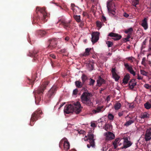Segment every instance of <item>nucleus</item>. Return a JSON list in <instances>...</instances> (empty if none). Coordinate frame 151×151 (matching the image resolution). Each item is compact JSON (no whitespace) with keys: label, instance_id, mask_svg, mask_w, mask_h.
<instances>
[{"label":"nucleus","instance_id":"33","mask_svg":"<svg viewBox=\"0 0 151 151\" xmlns=\"http://www.w3.org/2000/svg\"><path fill=\"white\" fill-rule=\"evenodd\" d=\"M37 33L41 36H43L46 34V32L44 30H40L37 31Z\"/></svg>","mask_w":151,"mask_h":151},{"label":"nucleus","instance_id":"20","mask_svg":"<svg viewBox=\"0 0 151 151\" xmlns=\"http://www.w3.org/2000/svg\"><path fill=\"white\" fill-rule=\"evenodd\" d=\"M111 73L113 78L115 79L116 81H117L119 80L120 77L117 74L116 72V69L115 68H112L111 70Z\"/></svg>","mask_w":151,"mask_h":151},{"label":"nucleus","instance_id":"34","mask_svg":"<svg viewBox=\"0 0 151 151\" xmlns=\"http://www.w3.org/2000/svg\"><path fill=\"white\" fill-rule=\"evenodd\" d=\"M73 18L77 22H81V16L80 15H74L73 16Z\"/></svg>","mask_w":151,"mask_h":151},{"label":"nucleus","instance_id":"28","mask_svg":"<svg viewBox=\"0 0 151 151\" xmlns=\"http://www.w3.org/2000/svg\"><path fill=\"white\" fill-rule=\"evenodd\" d=\"M121 105L119 102L116 103L114 105V108L115 110H118L120 109L121 107Z\"/></svg>","mask_w":151,"mask_h":151},{"label":"nucleus","instance_id":"27","mask_svg":"<svg viewBox=\"0 0 151 151\" xmlns=\"http://www.w3.org/2000/svg\"><path fill=\"white\" fill-rule=\"evenodd\" d=\"M73 11L74 13L78 14L81 12V9L78 6H76L75 8H73Z\"/></svg>","mask_w":151,"mask_h":151},{"label":"nucleus","instance_id":"13","mask_svg":"<svg viewBox=\"0 0 151 151\" xmlns=\"http://www.w3.org/2000/svg\"><path fill=\"white\" fill-rule=\"evenodd\" d=\"M132 144V143L130 141H129L127 138H126L124 139L123 145L121 147L122 149H126L130 147Z\"/></svg>","mask_w":151,"mask_h":151},{"label":"nucleus","instance_id":"54","mask_svg":"<svg viewBox=\"0 0 151 151\" xmlns=\"http://www.w3.org/2000/svg\"><path fill=\"white\" fill-rule=\"evenodd\" d=\"M71 9L73 10V8H75L76 6L74 4L72 3L71 4Z\"/></svg>","mask_w":151,"mask_h":151},{"label":"nucleus","instance_id":"44","mask_svg":"<svg viewBox=\"0 0 151 151\" xmlns=\"http://www.w3.org/2000/svg\"><path fill=\"white\" fill-rule=\"evenodd\" d=\"M141 74L143 75L146 76L147 73L145 70H140Z\"/></svg>","mask_w":151,"mask_h":151},{"label":"nucleus","instance_id":"6","mask_svg":"<svg viewBox=\"0 0 151 151\" xmlns=\"http://www.w3.org/2000/svg\"><path fill=\"white\" fill-rule=\"evenodd\" d=\"M70 144L68 141L67 139L65 137L63 138L60 141L59 144V146L60 148H63L64 150L67 151L70 149Z\"/></svg>","mask_w":151,"mask_h":151},{"label":"nucleus","instance_id":"61","mask_svg":"<svg viewBox=\"0 0 151 151\" xmlns=\"http://www.w3.org/2000/svg\"><path fill=\"white\" fill-rule=\"evenodd\" d=\"M69 38L68 37H66L65 38V40L67 41H68L69 40Z\"/></svg>","mask_w":151,"mask_h":151},{"label":"nucleus","instance_id":"11","mask_svg":"<svg viewBox=\"0 0 151 151\" xmlns=\"http://www.w3.org/2000/svg\"><path fill=\"white\" fill-rule=\"evenodd\" d=\"M100 33L98 32H96L93 33L92 34L91 41L93 43L97 42L99 39Z\"/></svg>","mask_w":151,"mask_h":151},{"label":"nucleus","instance_id":"16","mask_svg":"<svg viewBox=\"0 0 151 151\" xmlns=\"http://www.w3.org/2000/svg\"><path fill=\"white\" fill-rule=\"evenodd\" d=\"M59 22H60V24L62 25L64 28L67 29L70 28V22H67L64 20H60L59 21Z\"/></svg>","mask_w":151,"mask_h":151},{"label":"nucleus","instance_id":"30","mask_svg":"<svg viewBox=\"0 0 151 151\" xmlns=\"http://www.w3.org/2000/svg\"><path fill=\"white\" fill-rule=\"evenodd\" d=\"M112 126L109 124H106L104 128L106 131L110 130L112 129Z\"/></svg>","mask_w":151,"mask_h":151},{"label":"nucleus","instance_id":"51","mask_svg":"<svg viewBox=\"0 0 151 151\" xmlns=\"http://www.w3.org/2000/svg\"><path fill=\"white\" fill-rule=\"evenodd\" d=\"M150 86L148 84H145L144 85L145 87L147 89H150Z\"/></svg>","mask_w":151,"mask_h":151},{"label":"nucleus","instance_id":"2","mask_svg":"<svg viewBox=\"0 0 151 151\" xmlns=\"http://www.w3.org/2000/svg\"><path fill=\"white\" fill-rule=\"evenodd\" d=\"M81 106L79 101L73 102L72 104L66 105L64 107V111L65 113L68 114L74 111L76 114H78L81 111Z\"/></svg>","mask_w":151,"mask_h":151},{"label":"nucleus","instance_id":"39","mask_svg":"<svg viewBox=\"0 0 151 151\" xmlns=\"http://www.w3.org/2000/svg\"><path fill=\"white\" fill-rule=\"evenodd\" d=\"M145 108L147 109H149L151 107V105L148 102H147L144 104Z\"/></svg>","mask_w":151,"mask_h":151},{"label":"nucleus","instance_id":"48","mask_svg":"<svg viewBox=\"0 0 151 151\" xmlns=\"http://www.w3.org/2000/svg\"><path fill=\"white\" fill-rule=\"evenodd\" d=\"M51 66L52 67H54L55 66V62L53 61L52 60H51Z\"/></svg>","mask_w":151,"mask_h":151},{"label":"nucleus","instance_id":"12","mask_svg":"<svg viewBox=\"0 0 151 151\" xmlns=\"http://www.w3.org/2000/svg\"><path fill=\"white\" fill-rule=\"evenodd\" d=\"M38 52V51L34 50L33 51H29L27 55L29 56L33 57L35 60H37L38 58V55L37 54Z\"/></svg>","mask_w":151,"mask_h":151},{"label":"nucleus","instance_id":"64","mask_svg":"<svg viewBox=\"0 0 151 151\" xmlns=\"http://www.w3.org/2000/svg\"><path fill=\"white\" fill-rule=\"evenodd\" d=\"M129 38H126L125 39L127 41H129Z\"/></svg>","mask_w":151,"mask_h":151},{"label":"nucleus","instance_id":"25","mask_svg":"<svg viewBox=\"0 0 151 151\" xmlns=\"http://www.w3.org/2000/svg\"><path fill=\"white\" fill-rule=\"evenodd\" d=\"M129 79V75L127 74L124 77L123 80V83L126 84L128 83V81Z\"/></svg>","mask_w":151,"mask_h":151},{"label":"nucleus","instance_id":"59","mask_svg":"<svg viewBox=\"0 0 151 151\" xmlns=\"http://www.w3.org/2000/svg\"><path fill=\"white\" fill-rule=\"evenodd\" d=\"M110 97L109 96H108L106 98V100L107 101V102H108L109 101H110Z\"/></svg>","mask_w":151,"mask_h":151},{"label":"nucleus","instance_id":"24","mask_svg":"<svg viewBox=\"0 0 151 151\" xmlns=\"http://www.w3.org/2000/svg\"><path fill=\"white\" fill-rule=\"evenodd\" d=\"M150 116V114L146 112H145L141 114L140 117L141 119H145L149 118Z\"/></svg>","mask_w":151,"mask_h":151},{"label":"nucleus","instance_id":"40","mask_svg":"<svg viewBox=\"0 0 151 151\" xmlns=\"http://www.w3.org/2000/svg\"><path fill=\"white\" fill-rule=\"evenodd\" d=\"M96 24L97 26L99 28H101L102 26V23L100 21H97L96 22Z\"/></svg>","mask_w":151,"mask_h":151},{"label":"nucleus","instance_id":"58","mask_svg":"<svg viewBox=\"0 0 151 151\" xmlns=\"http://www.w3.org/2000/svg\"><path fill=\"white\" fill-rule=\"evenodd\" d=\"M83 16H86L87 15V13L85 12H83Z\"/></svg>","mask_w":151,"mask_h":151},{"label":"nucleus","instance_id":"63","mask_svg":"<svg viewBox=\"0 0 151 151\" xmlns=\"http://www.w3.org/2000/svg\"><path fill=\"white\" fill-rule=\"evenodd\" d=\"M132 1L139 2V0H132Z\"/></svg>","mask_w":151,"mask_h":151},{"label":"nucleus","instance_id":"57","mask_svg":"<svg viewBox=\"0 0 151 151\" xmlns=\"http://www.w3.org/2000/svg\"><path fill=\"white\" fill-rule=\"evenodd\" d=\"M138 77L137 78V79L138 80H141L142 79V78L141 77V76H139V74H137Z\"/></svg>","mask_w":151,"mask_h":151},{"label":"nucleus","instance_id":"1","mask_svg":"<svg viewBox=\"0 0 151 151\" xmlns=\"http://www.w3.org/2000/svg\"><path fill=\"white\" fill-rule=\"evenodd\" d=\"M40 12L41 13L40 16L34 17L32 20L33 24H35L39 22L42 23V22H44L47 21L48 17V15L46 12V9L44 7L40 8L37 7L36 8V12L37 13Z\"/></svg>","mask_w":151,"mask_h":151},{"label":"nucleus","instance_id":"36","mask_svg":"<svg viewBox=\"0 0 151 151\" xmlns=\"http://www.w3.org/2000/svg\"><path fill=\"white\" fill-rule=\"evenodd\" d=\"M133 29L131 27L129 28L126 30L124 32L126 34H132L133 32Z\"/></svg>","mask_w":151,"mask_h":151},{"label":"nucleus","instance_id":"7","mask_svg":"<svg viewBox=\"0 0 151 151\" xmlns=\"http://www.w3.org/2000/svg\"><path fill=\"white\" fill-rule=\"evenodd\" d=\"M57 90L56 86H53L48 91L45 97V99L47 101L50 100V99L55 95Z\"/></svg>","mask_w":151,"mask_h":151},{"label":"nucleus","instance_id":"42","mask_svg":"<svg viewBox=\"0 0 151 151\" xmlns=\"http://www.w3.org/2000/svg\"><path fill=\"white\" fill-rule=\"evenodd\" d=\"M109 119L110 120H113L114 118L113 115L111 114H109L108 115Z\"/></svg>","mask_w":151,"mask_h":151},{"label":"nucleus","instance_id":"3","mask_svg":"<svg viewBox=\"0 0 151 151\" xmlns=\"http://www.w3.org/2000/svg\"><path fill=\"white\" fill-rule=\"evenodd\" d=\"M92 96V94L88 92H83L81 96V101L87 106L90 107L93 106V103L91 100Z\"/></svg>","mask_w":151,"mask_h":151},{"label":"nucleus","instance_id":"35","mask_svg":"<svg viewBox=\"0 0 151 151\" xmlns=\"http://www.w3.org/2000/svg\"><path fill=\"white\" fill-rule=\"evenodd\" d=\"M94 64V63H89L88 65V69L90 71H91L93 69Z\"/></svg>","mask_w":151,"mask_h":151},{"label":"nucleus","instance_id":"37","mask_svg":"<svg viewBox=\"0 0 151 151\" xmlns=\"http://www.w3.org/2000/svg\"><path fill=\"white\" fill-rule=\"evenodd\" d=\"M35 75L34 76L33 75L32 76V79H29V83L30 84H31L32 85H33L34 83V81H35Z\"/></svg>","mask_w":151,"mask_h":151},{"label":"nucleus","instance_id":"60","mask_svg":"<svg viewBox=\"0 0 151 151\" xmlns=\"http://www.w3.org/2000/svg\"><path fill=\"white\" fill-rule=\"evenodd\" d=\"M132 34H128L127 37V38H129L131 37V36L132 35Z\"/></svg>","mask_w":151,"mask_h":151},{"label":"nucleus","instance_id":"62","mask_svg":"<svg viewBox=\"0 0 151 151\" xmlns=\"http://www.w3.org/2000/svg\"><path fill=\"white\" fill-rule=\"evenodd\" d=\"M84 139L85 141H86L88 140V138H87L86 136L84 138Z\"/></svg>","mask_w":151,"mask_h":151},{"label":"nucleus","instance_id":"19","mask_svg":"<svg viewBox=\"0 0 151 151\" xmlns=\"http://www.w3.org/2000/svg\"><path fill=\"white\" fill-rule=\"evenodd\" d=\"M108 36L111 37H114V38H113V39L115 40H118L120 39L122 37V36L121 35L112 32H111L110 33H109V34L108 35Z\"/></svg>","mask_w":151,"mask_h":151},{"label":"nucleus","instance_id":"23","mask_svg":"<svg viewBox=\"0 0 151 151\" xmlns=\"http://www.w3.org/2000/svg\"><path fill=\"white\" fill-rule=\"evenodd\" d=\"M102 109V106H98L97 107L96 109L93 110L92 111V112L93 114H96L99 113L101 111Z\"/></svg>","mask_w":151,"mask_h":151},{"label":"nucleus","instance_id":"9","mask_svg":"<svg viewBox=\"0 0 151 151\" xmlns=\"http://www.w3.org/2000/svg\"><path fill=\"white\" fill-rule=\"evenodd\" d=\"M115 4L112 1L108 2L107 4V7L109 12L114 15L115 14V9L114 8Z\"/></svg>","mask_w":151,"mask_h":151},{"label":"nucleus","instance_id":"18","mask_svg":"<svg viewBox=\"0 0 151 151\" xmlns=\"http://www.w3.org/2000/svg\"><path fill=\"white\" fill-rule=\"evenodd\" d=\"M124 66L131 74H132L134 76H135V72L133 70L132 66H129L127 63L124 64Z\"/></svg>","mask_w":151,"mask_h":151},{"label":"nucleus","instance_id":"14","mask_svg":"<svg viewBox=\"0 0 151 151\" xmlns=\"http://www.w3.org/2000/svg\"><path fill=\"white\" fill-rule=\"evenodd\" d=\"M104 135L106 137V140H110L114 139L115 137L114 134L112 133L108 132L104 133Z\"/></svg>","mask_w":151,"mask_h":151},{"label":"nucleus","instance_id":"32","mask_svg":"<svg viewBox=\"0 0 151 151\" xmlns=\"http://www.w3.org/2000/svg\"><path fill=\"white\" fill-rule=\"evenodd\" d=\"M134 120H130L129 121H127L124 124V125L125 126H128L131 124H132L134 123Z\"/></svg>","mask_w":151,"mask_h":151},{"label":"nucleus","instance_id":"38","mask_svg":"<svg viewBox=\"0 0 151 151\" xmlns=\"http://www.w3.org/2000/svg\"><path fill=\"white\" fill-rule=\"evenodd\" d=\"M81 78L82 83L83 84H84L86 80L87 79V77L86 75L83 74L82 75Z\"/></svg>","mask_w":151,"mask_h":151},{"label":"nucleus","instance_id":"4","mask_svg":"<svg viewBox=\"0 0 151 151\" xmlns=\"http://www.w3.org/2000/svg\"><path fill=\"white\" fill-rule=\"evenodd\" d=\"M49 83V81H46L43 82L42 85L39 87L38 89L35 92L36 103L37 101H40L41 100V96L45 90Z\"/></svg>","mask_w":151,"mask_h":151},{"label":"nucleus","instance_id":"5","mask_svg":"<svg viewBox=\"0 0 151 151\" xmlns=\"http://www.w3.org/2000/svg\"><path fill=\"white\" fill-rule=\"evenodd\" d=\"M42 114V112L40 109H38L37 110L32 113L30 119V124L31 126L33 125V122L37 120L40 115Z\"/></svg>","mask_w":151,"mask_h":151},{"label":"nucleus","instance_id":"47","mask_svg":"<svg viewBox=\"0 0 151 151\" xmlns=\"http://www.w3.org/2000/svg\"><path fill=\"white\" fill-rule=\"evenodd\" d=\"M132 1V5L135 7H137V5L139 4V2L135 1Z\"/></svg>","mask_w":151,"mask_h":151},{"label":"nucleus","instance_id":"15","mask_svg":"<svg viewBox=\"0 0 151 151\" xmlns=\"http://www.w3.org/2000/svg\"><path fill=\"white\" fill-rule=\"evenodd\" d=\"M151 128L149 127L147 129L145 134V139L146 141H148L151 139Z\"/></svg>","mask_w":151,"mask_h":151},{"label":"nucleus","instance_id":"29","mask_svg":"<svg viewBox=\"0 0 151 151\" xmlns=\"http://www.w3.org/2000/svg\"><path fill=\"white\" fill-rule=\"evenodd\" d=\"M120 141V139L119 138L116 139L113 142V145L114 149H116L117 147V144H118Z\"/></svg>","mask_w":151,"mask_h":151},{"label":"nucleus","instance_id":"55","mask_svg":"<svg viewBox=\"0 0 151 151\" xmlns=\"http://www.w3.org/2000/svg\"><path fill=\"white\" fill-rule=\"evenodd\" d=\"M91 126L93 127H96V126L95 123H91Z\"/></svg>","mask_w":151,"mask_h":151},{"label":"nucleus","instance_id":"17","mask_svg":"<svg viewBox=\"0 0 151 151\" xmlns=\"http://www.w3.org/2000/svg\"><path fill=\"white\" fill-rule=\"evenodd\" d=\"M148 18L145 17L142 21L141 24V26L144 28V29L146 30L148 28L147 23Z\"/></svg>","mask_w":151,"mask_h":151},{"label":"nucleus","instance_id":"52","mask_svg":"<svg viewBox=\"0 0 151 151\" xmlns=\"http://www.w3.org/2000/svg\"><path fill=\"white\" fill-rule=\"evenodd\" d=\"M49 56L52 57L53 59H55L56 58V56H55L53 54H50L49 55Z\"/></svg>","mask_w":151,"mask_h":151},{"label":"nucleus","instance_id":"46","mask_svg":"<svg viewBox=\"0 0 151 151\" xmlns=\"http://www.w3.org/2000/svg\"><path fill=\"white\" fill-rule=\"evenodd\" d=\"M101 20L102 22H105L106 21V17L104 15H103L101 18Z\"/></svg>","mask_w":151,"mask_h":151},{"label":"nucleus","instance_id":"22","mask_svg":"<svg viewBox=\"0 0 151 151\" xmlns=\"http://www.w3.org/2000/svg\"><path fill=\"white\" fill-rule=\"evenodd\" d=\"M105 83V81L101 77H99L97 80V84L98 86L100 87L103 84H104Z\"/></svg>","mask_w":151,"mask_h":151},{"label":"nucleus","instance_id":"50","mask_svg":"<svg viewBox=\"0 0 151 151\" xmlns=\"http://www.w3.org/2000/svg\"><path fill=\"white\" fill-rule=\"evenodd\" d=\"M78 91V90L77 88L74 90L73 91V94L75 95H76Z\"/></svg>","mask_w":151,"mask_h":151},{"label":"nucleus","instance_id":"49","mask_svg":"<svg viewBox=\"0 0 151 151\" xmlns=\"http://www.w3.org/2000/svg\"><path fill=\"white\" fill-rule=\"evenodd\" d=\"M108 149V148L106 146H104L101 149L102 151H106Z\"/></svg>","mask_w":151,"mask_h":151},{"label":"nucleus","instance_id":"41","mask_svg":"<svg viewBox=\"0 0 151 151\" xmlns=\"http://www.w3.org/2000/svg\"><path fill=\"white\" fill-rule=\"evenodd\" d=\"M95 82V81L92 79L90 78L89 82V85L91 86H93L94 85V83Z\"/></svg>","mask_w":151,"mask_h":151},{"label":"nucleus","instance_id":"56","mask_svg":"<svg viewBox=\"0 0 151 151\" xmlns=\"http://www.w3.org/2000/svg\"><path fill=\"white\" fill-rule=\"evenodd\" d=\"M123 111L121 112H119L118 113V115L120 117L122 116L123 115Z\"/></svg>","mask_w":151,"mask_h":151},{"label":"nucleus","instance_id":"21","mask_svg":"<svg viewBox=\"0 0 151 151\" xmlns=\"http://www.w3.org/2000/svg\"><path fill=\"white\" fill-rule=\"evenodd\" d=\"M136 84L137 82L135 81V79H132L129 82V86L130 89H133Z\"/></svg>","mask_w":151,"mask_h":151},{"label":"nucleus","instance_id":"53","mask_svg":"<svg viewBox=\"0 0 151 151\" xmlns=\"http://www.w3.org/2000/svg\"><path fill=\"white\" fill-rule=\"evenodd\" d=\"M123 16L124 17L126 18H127L129 17V15L126 12L124 13V14H123Z\"/></svg>","mask_w":151,"mask_h":151},{"label":"nucleus","instance_id":"31","mask_svg":"<svg viewBox=\"0 0 151 151\" xmlns=\"http://www.w3.org/2000/svg\"><path fill=\"white\" fill-rule=\"evenodd\" d=\"M75 85L76 87L78 88H81L82 86V83L79 81H76L75 82Z\"/></svg>","mask_w":151,"mask_h":151},{"label":"nucleus","instance_id":"43","mask_svg":"<svg viewBox=\"0 0 151 151\" xmlns=\"http://www.w3.org/2000/svg\"><path fill=\"white\" fill-rule=\"evenodd\" d=\"M106 44H107L108 47H111L113 45V43L112 42L109 41H107L106 42Z\"/></svg>","mask_w":151,"mask_h":151},{"label":"nucleus","instance_id":"26","mask_svg":"<svg viewBox=\"0 0 151 151\" xmlns=\"http://www.w3.org/2000/svg\"><path fill=\"white\" fill-rule=\"evenodd\" d=\"M91 50V48H87L85 49V52L82 54L83 56H86L89 55V52Z\"/></svg>","mask_w":151,"mask_h":151},{"label":"nucleus","instance_id":"8","mask_svg":"<svg viewBox=\"0 0 151 151\" xmlns=\"http://www.w3.org/2000/svg\"><path fill=\"white\" fill-rule=\"evenodd\" d=\"M49 45L47 48L51 50L55 49L57 46V41L56 39H50L48 41Z\"/></svg>","mask_w":151,"mask_h":151},{"label":"nucleus","instance_id":"45","mask_svg":"<svg viewBox=\"0 0 151 151\" xmlns=\"http://www.w3.org/2000/svg\"><path fill=\"white\" fill-rule=\"evenodd\" d=\"M145 61L146 58L145 57L143 58L142 59V61L141 63V64L144 66H145Z\"/></svg>","mask_w":151,"mask_h":151},{"label":"nucleus","instance_id":"10","mask_svg":"<svg viewBox=\"0 0 151 151\" xmlns=\"http://www.w3.org/2000/svg\"><path fill=\"white\" fill-rule=\"evenodd\" d=\"M88 138L90 144L87 145V147L89 148L91 146L92 147H94L95 144L94 139V135L93 134H89L88 135Z\"/></svg>","mask_w":151,"mask_h":151}]
</instances>
